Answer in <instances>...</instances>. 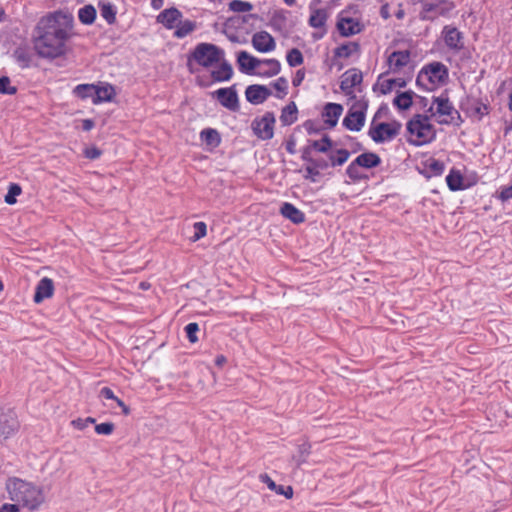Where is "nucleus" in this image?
<instances>
[{
    "label": "nucleus",
    "instance_id": "nucleus-11",
    "mask_svg": "<svg viewBox=\"0 0 512 512\" xmlns=\"http://www.w3.org/2000/svg\"><path fill=\"white\" fill-rule=\"evenodd\" d=\"M19 426L16 414L9 410L0 414V440H5L11 436Z\"/></svg>",
    "mask_w": 512,
    "mask_h": 512
},
{
    "label": "nucleus",
    "instance_id": "nucleus-61",
    "mask_svg": "<svg viewBox=\"0 0 512 512\" xmlns=\"http://www.w3.org/2000/svg\"><path fill=\"white\" fill-rule=\"evenodd\" d=\"M71 425L78 430H83L88 426L87 421H85V419H81V418L73 420L71 422Z\"/></svg>",
    "mask_w": 512,
    "mask_h": 512
},
{
    "label": "nucleus",
    "instance_id": "nucleus-64",
    "mask_svg": "<svg viewBox=\"0 0 512 512\" xmlns=\"http://www.w3.org/2000/svg\"><path fill=\"white\" fill-rule=\"evenodd\" d=\"M295 142L294 140L290 139L287 143H286V150L288 151V153L290 154H294L295 153Z\"/></svg>",
    "mask_w": 512,
    "mask_h": 512
},
{
    "label": "nucleus",
    "instance_id": "nucleus-57",
    "mask_svg": "<svg viewBox=\"0 0 512 512\" xmlns=\"http://www.w3.org/2000/svg\"><path fill=\"white\" fill-rule=\"evenodd\" d=\"M305 78V70L299 69L296 71L295 76L292 79L293 86L297 87L300 86Z\"/></svg>",
    "mask_w": 512,
    "mask_h": 512
},
{
    "label": "nucleus",
    "instance_id": "nucleus-27",
    "mask_svg": "<svg viewBox=\"0 0 512 512\" xmlns=\"http://www.w3.org/2000/svg\"><path fill=\"white\" fill-rule=\"evenodd\" d=\"M355 163L362 168L371 169L380 165L381 158L376 153L365 152L356 157Z\"/></svg>",
    "mask_w": 512,
    "mask_h": 512
},
{
    "label": "nucleus",
    "instance_id": "nucleus-32",
    "mask_svg": "<svg viewBox=\"0 0 512 512\" xmlns=\"http://www.w3.org/2000/svg\"><path fill=\"white\" fill-rule=\"evenodd\" d=\"M359 50H360V46L357 42H348V43L338 46L334 50V55H335V57H338V58H349L353 54L358 53Z\"/></svg>",
    "mask_w": 512,
    "mask_h": 512
},
{
    "label": "nucleus",
    "instance_id": "nucleus-39",
    "mask_svg": "<svg viewBox=\"0 0 512 512\" xmlns=\"http://www.w3.org/2000/svg\"><path fill=\"white\" fill-rule=\"evenodd\" d=\"M78 18L81 23L90 25L95 21L96 10L92 5H86L79 9Z\"/></svg>",
    "mask_w": 512,
    "mask_h": 512
},
{
    "label": "nucleus",
    "instance_id": "nucleus-29",
    "mask_svg": "<svg viewBox=\"0 0 512 512\" xmlns=\"http://www.w3.org/2000/svg\"><path fill=\"white\" fill-rule=\"evenodd\" d=\"M297 117V106L294 102H291L282 109L280 121L283 126H290L297 120Z\"/></svg>",
    "mask_w": 512,
    "mask_h": 512
},
{
    "label": "nucleus",
    "instance_id": "nucleus-49",
    "mask_svg": "<svg viewBox=\"0 0 512 512\" xmlns=\"http://www.w3.org/2000/svg\"><path fill=\"white\" fill-rule=\"evenodd\" d=\"M194 235L192 236V241H198L203 238L207 233V226L204 222H196L193 225Z\"/></svg>",
    "mask_w": 512,
    "mask_h": 512
},
{
    "label": "nucleus",
    "instance_id": "nucleus-2",
    "mask_svg": "<svg viewBox=\"0 0 512 512\" xmlns=\"http://www.w3.org/2000/svg\"><path fill=\"white\" fill-rule=\"evenodd\" d=\"M448 68L441 62H432L421 68L416 83L427 91H432L448 80Z\"/></svg>",
    "mask_w": 512,
    "mask_h": 512
},
{
    "label": "nucleus",
    "instance_id": "nucleus-13",
    "mask_svg": "<svg viewBox=\"0 0 512 512\" xmlns=\"http://www.w3.org/2000/svg\"><path fill=\"white\" fill-rule=\"evenodd\" d=\"M363 80L362 72L352 68L343 73L340 82V88L345 94H351L353 89L360 85Z\"/></svg>",
    "mask_w": 512,
    "mask_h": 512
},
{
    "label": "nucleus",
    "instance_id": "nucleus-50",
    "mask_svg": "<svg viewBox=\"0 0 512 512\" xmlns=\"http://www.w3.org/2000/svg\"><path fill=\"white\" fill-rule=\"evenodd\" d=\"M311 445L308 442H304L298 446L299 457L297 459L298 465H301L306 461V458L310 454Z\"/></svg>",
    "mask_w": 512,
    "mask_h": 512
},
{
    "label": "nucleus",
    "instance_id": "nucleus-52",
    "mask_svg": "<svg viewBox=\"0 0 512 512\" xmlns=\"http://www.w3.org/2000/svg\"><path fill=\"white\" fill-rule=\"evenodd\" d=\"M305 172V179H309L312 182H316L317 177L321 175V171L310 163L306 165Z\"/></svg>",
    "mask_w": 512,
    "mask_h": 512
},
{
    "label": "nucleus",
    "instance_id": "nucleus-54",
    "mask_svg": "<svg viewBox=\"0 0 512 512\" xmlns=\"http://www.w3.org/2000/svg\"><path fill=\"white\" fill-rule=\"evenodd\" d=\"M497 198L502 202L512 200V185L507 186V187H502L500 192L497 195Z\"/></svg>",
    "mask_w": 512,
    "mask_h": 512
},
{
    "label": "nucleus",
    "instance_id": "nucleus-35",
    "mask_svg": "<svg viewBox=\"0 0 512 512\" xmlns=\"http://www.w3.org/2000/svg\"><path fill=\"white\" fill-rule=\"evenodd\" d=\"M95 85L94 84H79L73 89V94L80 99L90 98L95 102Z\"/></svg>",
    "mask_w": 512,
    "mask_h": 512
},
{
    "label": "nucleus",
    "instance_id": "nucleus-9",
    "mask_svg": "<svg viewBox=\"0 0 512 512\" xmlns=\"http://www.w3.org/2000/svg\"><path fill=\"white\" fill-rule=\"evenodd\" d=\"M310 11L311 13L308 20L309 25L313 28L323 29L322 32L313 33L312 35L315 40H319L326 33L325 25L328 19V12L324 8H312L311 6Z\"/></svg>",
    "mask_w": 512,
    "mask_h": 512
},
{
    "label": "nucleus",
    "instance_id": "nucleus-60",
    "mask_svg": "<svg viewBox=\"0 0 512 512\" xmlns=\"http://www.w3.org/2000/svg\"><path fill=\"white\" fill-rule=\"evenodd\" d=\"M101 396L106 399L116 400L117 396H115L114 392L109 387H103L100 391Z\"/></svg>",
    "mask_w": 512,
    "mask_h": 512
},
{
    "label": "nucleus",
    "instance_id": "nucleus-1",
    "mask_svg": "<svg viewBox=\"0 0 512 512\" xmlns=\"http://www.w3.org/2000/svg\"><path fill=\"white\" fill-rule=\"evenodd\" d=\"M38 38L34 49L45 58H56L66 52V42L72 36V15L57 11L43 18L37 24Z\"/></svg>",
    "mask_w": 512,
    "mask_h": 512
},
{
    "label": "nucleus",
    "instance_id": "nucleus-62",
    "mask_svg": "<svg viewBox=\"0 0 512 512\" xmlns=\"http://www.w3.org/2000/svg\"><path fill=\"white\" fill-rule=\"evenodd\" d=\"M15 57L17 58L18 62L23 63V66H28V62L26 58L24 57V53L21 49H17L14 52Z\"/></svg>",
    "mask_w": 512,
    "mask_h": 512
},
{
    "label": "nucleus",
    "instance_id": "nucleus-30",
    "mask_svg": "<svg viewBox=\"0 0 512 512\" xmlns=\"http://www.w3.org/2000/svg\"><path fill=\"white\" fill-rule=\"evenodd\" d=\"M197 28V24L195 21L192 20H182L177 23L176 27L174 28V37L178 39L185 38L189 34H191L195 29Z\"/></svg>",
    "mask_w": 512,
    "mask_h": 512
},
{
    "label": "nucleus",
    "instance_id": "nucleus-36",
    "mask_svg": "<svg viewBox=\"0 0 512 512\" xmlns=\"http://www.w3.org/2000/svg\"><path fill=\"white\" fill-rule=\"evenodd\" d=\"M453 4L450 2L434 3L429 2L424 5L427 12H434L435 15H445L453 9Z\"/></svg>",
    "mask_w": 512,
    "mask_h": 512
},
{
    "label": "nucleus",
    "instance_id": "nucleus-59",
    "mask_svg": "<svg viewBox=\"0 0 512 512\" xmlns=\"http://www.w3.org/2000/svg\"><path fill=\"white\" fill-rule=\"evenodd\" d=\"M18 503L15 504H8L5 503L1 506L0 512H20Z\"/></svg>",
    "mask_w": 512,
    "mask_h": 512
},
{
    "label": "nucleus",
    "instance_id": "nucleus-20",
    "mask_svg": "<svg viewBox=\"0 0 512 512\" xmlns=\"http://www.w3.org/2000/svg\"><path fill=\"white\" fill-rule=\"evenodd\" d=\"M410 56H411V54L408 50L394 51L388 57L389 68L393 72L400 71L403 67H405L409 63Z\"/></svg>",
    "mask_w": 512,
    "mask_h": 512
},
{
    "label": "nucleus",
    "instance_id": "nucleus-41",
    "mask_svg": "<svg viewBox=\"0 0 512 512\" xmlns=\"http://www.w3.org/2000/svg\"><path fill=\"white\" fill-rule=\"evenodd\" d=\"M286 61L289 66L296 67L303 64L304 57L299 49L292 48L287 52Z\"/></svg>",
    "mask_w": 512,
    "mask_h": 512
},
{
    "label": "nucleus",
    "instance_id": "nucleus-51",
    "mask_svg": "<svg viewBox=\"0 0 512 512\" xmlns=\"http://www.w3.org/2000/svg\"><path fill=\"white\" fill-rule=\"evenodd\" d=\"M114 429L115 425L112 422L100 423L95 426V432L100 435H110Z\"/></svg>",
    "mask_w": 512,
    "mask_h": 512
},
{
    "label": "nucleus",
    "instance_id": "nucleus-47",
    "mask_svg": "<svg viewBox=\"0 0 512 512\" xmlns=\"http://www.w3.org/2000/svg\"><path fill=\"white\" fill-rule=\"evenodd\" d=\"M0 93L7 95L16 93V88L11 86L10 78L7 76L0 77Z\"/></svg>",
    "mask_w": 512,
    "mask_h": 512
},
{
    "label": "nucleus",
    "instance_id": "nucleus-43",
    "mask_svg": "<svg viewBox=\"0 0 512 512\" xmlns=\"http://www.w3.org/2000/svg\"><path fill=\"white\" fill-rule=\"evenodd\" d=\"M393 102L399 109L406 110L412 105V96L408 92H403L397 95Z\"/></svg>",
    "mask_w": 512,
    "mask_h": 512
},
{
    "label": "nucleus",
    "instance_id": "nucleus-14",
    "mask_svg": "<svg viewBox=\"0 0 512 512\" xmlns=\"http://www.w3.org/2000/svg\"><path fill=\"white\" fill-rule=\"evenodd\" d=\"M182 16V12L179 9L171 7L161 11L157 15L156 21L167 29H174L180 19H182Z\"/></svg>",
    "mask_w": 512,
    "mask_h": 512
},
{
    "label": "nucleus",
    "instance_id": "nucleus-28",
    "mask_svg": "<svg viewBox=\"0 0 512 512\" xmlns=\"http://www.w3.org/2000/svg\"><path fill=\"white\" fill-rule=\"evenodd\" d=\"M95 102L94 104L111 101L113 96L115 95V91L112 85L102 84L95 85Z\"/></svg>",
    "mask_w": 512,
    "mask_h": 512
},
{
    "label": "nucleus",
    "instance_id": "nucleus-23",
    "mask_svg": "<svg viewBox=\"0 0 512 512\" xmlns=\"http://www.w3.org/2000/svg\"><path fill=\"white\" fill-rule=\"evenodd\" d=\"M281 70V64L277 59H264L255 74L262 77H273Z\"/></svg>",
    "mask_w": 512,
    "mask_h": 512
},
{
    "label": "nucleus",
    "instance_id": "nucleus-42",
    "mask_svg": "<svg viewBox=\"0 0 512 512\" xmlns=\"http://www.w3.org/2000/svg\"><path fill=\"white\" fill-rule=\"evenodd\" d=\"M101 16L107 21L108 24H113L116 21V10L110 3H104L100 7Z\"/></svg>",
    "mask_w": 512,
    "mask_h": 512
},
{
    "label": "nucleus",
    "instance_id": "nucleus-53",
    "mask_svg": "<svg viewBox=\"0 0 512 512\" xmlns=\"http://www.w3.org/2000/svg\"><path fill=\"white\" fill-rule=\"evenodd\" d=\"M84 153V156L90 160H95V159H98L101 154H102V151L97 148L96 146H91V147H86L83 151Z\"/></svg>",
    "mask_w": 512,
    "mask_h": 512
},
{
    "label": "nucleus",
    "instance_id": "nucleus-24",
    "mask_svg": "<svg viewBox=\"0 0 512 512\" xmlns=\"http://www.w3.org/2000/svg\"><path fill=\"white\" fill-rule=\"evenodd\" d=\"M313 150V147L311 146V141L309 142V145L304 148L302 153V159L306 161L307 163L312 164L316 168H318L320 171H323L330 167L329 162L327 158L323 156L319 157H312L311 151Z\"/></svg>",
    "mask_w": 512,
    "mask_h": 512
},
{
    "label": "nucleus",
    "instance_id": "nucleus-44",
    "mask_svg": "<svg viewBox=\"0 0 512 512\" xmlns=\"http://www.w3.org/2000/svg\"><path fill=\"white\" fill-rule=\"evenodd\" d=\"M22 192L21 186L17 183H10L8 192L5 195V202L9 205L16 203V197Z\"/></svg>",
    "mask_w": 512,
    "mask_h": 512
},
{
    "label": "nucleus",
    "instance_id": "nucleus-45",
    "mask_svg": "<svg viewBox=\"0 0 512 512\" xmlns=\"http://www.w3.org/2000/svg\"><path fill=\"white\" fill-rule=\"evenodd\" d=\"M229 9L233 12H249L253 9V5L250 2L242 0H232L229 3Z\"/></svg>",
    "mask_w": 512,
    "mask_h": 512
},
{
    "label": "nucleus",
    "instance_id": "nucleus-26",
    "mask_svg": "<svg viewBox=\"0 0 512 512\" xmlns=\"http://www.w3.org/2000/svg\"><path fill=\"white\" fill-rule=\"evenodd\" d=\"M259 479L261 482L265 483L267 487L276 492L279 495L285 496V498L290 499L293 496V489L291 486H282L277 485L267 474H260Z\"/></svg>",
    "mask_w": 512,
    "mask_h": 512
},
{
    "label": "nucleus",
    "instance_id": "nucleus-18",
    "mask_svg": "<svg viewBox=\"0 0 512 512\" xmlns=\"http://www.w3.org/2000/svg\"><path fill=\"white\" fill-rule=\"evenodd\" d=\"M337 28L342 36L348 37L361 32L362 25L354 18L340 17L337 22Z\"/></svg>",
    "mask_w": 512,
    "mask_h": 512
},
{
    "label": "nucleus",
    "instance_id": "nucleus-55",
    "mask_svg": "<svg viewBox=\"0 0 512 512\" xmlns=\"http://www.w3.org/2000/svg\"><path fill=\"white\" fill-rule=\"evenodd\" d=\"M430 170L434 175H441L444 172V163L438 160H431L429 165Z\"/></svg>",
    "mask_w": 512,
    "mask_h": 512
},
{
    "label": "nucleus",
    "instance_id": "nucleus-63",
    "mask_svg": "<svg viewBox=\"0 0 512 512\" xmlns=\"http://www.w3.org/2000/svg\"><path fill=\"white\" fill-rule=\"evenodd\" d=\"M476 113L479 115V117H482L483 115L488 113V107L484 104H480L476 108Z\"/></svg>",
    "mask_w": 512,
    "mask_h": 512
},
{
    "label": "nucleus",
    "instance_id": "nucleus-12",
    "mask_svg": "<svg viewBox=\"0 0 512 512\" xmlns=\"http://www.w3.org/2000/svg\"><path fill=\"white\" fill-rule=\"evenodd\" d=\"M237 64L242 73L255 74L258 67L262 65V60L252 56L247 51H240L237 54Z\"/></svg>",
    "mask_w": 512,
    "mask_h": 512
},
{
    "label": "nucleus",
    "instance_id": "nucleus-58",
    "mask_svg": "<svg viewBox=\"0 0 512 512\" xmlns=\"http://www.w3.org/2000/svg\"><path fill=\"white\" fill-rule=\"evenodd\" d=\"M396 81L394 79H387V80H384L382 83H381V91L383 93H387V92H390L394 85H395Z\"/></svg>",
    "mask_w": 512,
    "mask_h": 512
},
{
    "label": "nucleus",
    "instance_id": "nucleus-21",
    "mask_svg": "<svg viewBox=\"0 0 512 512\" xmlns=\"http://www.w3.org/2000/svg\"><path fill=\"white\" fill-rule=\"evenodd\" d=\"M217 98L219 102L231 110H235L238 106V96L233 88H221L217 90Z\"/></svg>",
    "mask_w": 512,
    "mask_h": 512
},
{
    "label": "nucleus",
    "instance_id": "nucleus-31",
    "mask_svg": "<svg viewBox=\"0 0 512 512\" xmlns=\"http://www.w3.org/2000/svg\"><path fill=\"white\" fill-rule=\"evenodd\" d=\"M200 138L208 150L216 148L221 141L218 130H202Z\"/></svg>",
    "mask_w": 512,
    "mask_h": 512
},
{
    "label": "nucleus",
    "instance_id": "nucleus-40",
    "mask_svg": "<svg viewBox=\"0 0 512 512\" xmlns=\"http://www.w3.org/2000/svg\"><path fill=\"white\" fill-rule=\"evenodd\" d=\"M360 168L362 167L355 163V159L348 165L346 174L352 181L357 182L367 178V176L361 172Z\"/></svg>",
    "mask_w": 512,
    "mask_h": 512
},
{
    "label": "nucleus",
    "instance_id": "nucleus-37",
    "mask_svg": "<svg viewBox=\"0 0 512 512\" xmlns=\"http://www.w3.org/2000/svg\"><path fill=\"white\" fill-rule=\"evenodd\" d=\"M431 114H416L414 115L406 125V128H432V125L429 123Z\"/></svg>",
    "mask_w": 512,
    "mask_h": 512
},
{
    "label": "nucleus",
    "instance_id": "nucleus-10",
    "mask_svg": "<svg viewBox=\"0 0 512 512\" xmlns=\"http://www.w3.org/2000/svg\"><path fill=\"white\" fill-rule=\"evenodd\" d=\"M445 45L455 52L464 48L463 34L452 26H445L442 31Z\"/></svg>",
    "mask_w": 512,
    "mask_h": 512
},
{
    "label": "nucleus",
    "instance_id": "nucleus-34",
    "mask_svg": "<svg viewBox=\"0 0 512 512\" xmlns=\"http://www.w3.org/2000/svg\"><path fill=\"white\" fill-rule=\"evenodd\" d=\"M446 182L451 191H459L465 188L463 184V176L459 171L451 170L446 176Z\"/></svg>",
    "mask_w": 512,
    "mask_h": 512
},
{
    "label": "nucleus",
    "instance_id": "nucleus-19",
    "mask_svg": "<svg viewBox=\"0 0 512 512\" xmlns=\"http://www.w3.org/2000/svg\"><path fill=\"white\" fill-rule=\"evenodd\" d=\"M342 112V105L337 103H327L322 112L323 121L327 125L334 127L337 125Z\"/></svg>",
    "mask_w": 512,
    "mask_h": 512
},
{
    "label": "nucleus",
    "instance_id": "nucleus-17",
    "mask_svg": "<svg viewBox=\"0 0 512 512\" xmlns=\"http://www.w3.org/2000/svg\"><path fill=\"white\" fill-rule=\"evenodd\" d=\"M245 95L248 102L260 104L271 95V91L263 85H250L246 88Z\"/></svg>",
    "mask_w": 512,
    "mask_h": 512
},
{
    "label": "nucleus",
    "instance_id": "nucleus-5",
    "mask_svg": "<svg viewBox=\"0 0 512 512\" xmlns=\"http://www.w3.org/2000/svg\"><path fill=\"white\" fill-rule=\"evenodd\" d=\"M6 488L12 501L32 510V485L21 479H9Z\"/></svg>",
    "mask_w": 512,
    "mask_h": 512
},
{
    "label": "nucleus",
    "instance_id": "nucleus-7",
    "mask_svg": "<svg viewBox=\"0 0 512 512\" xmlns=\"http://www.w3.org/2000/svg\"><path fill=\"white\" fill-rule=\"evenodd\" d=\"M366 104L363 102L354 103L343 119L344 128H361L365 124Z\"/></svg>",
    "mask_w": 512,
    "mask_h": 512
},
{
    "label": "nucleus",
    "instance_id": "nucleus-3",
    "mask_svg": "<svg viewBox=\"0 0 512 512\" xmlns=\"http://www.w3.org/2000/svg\"><path fill=\"white\" fill-rule=\"evenodd\" d=\"M429 112L431 117L439 124L456 126L460 124L461 117L459 112L446 97L434 98V103L430 106Z\"/></svg>",
    "mask_w": 512,
    "mask_h": 512
},
{
    "label": "nucleus",
    "instance_id": "nucleus-16",
    "mask_svg": "<svg viewBox=\"0 0 512 512\" xmlns=\"http://www.w3.org/2000/svg\"><path fill=\"white\" fill-rule=\"evenodd\" d=\"M436 130H407L405 138L414 146H421L434 140Z\"/></svg>",
    "mask_w": 512,
    "mask_h": 512
},
{
    "label": "nucleus",
    "instance_id": "nucleus-33",
    "mask_svg": "<svg viewBox=\"0 0 512 512\" xmlns=\"http://www.w3.org/2000/svg\"><path fill=\"white\" fill-rule=\"evenodd\" d=\"M368 134L376 143H383L393 140L398 130H368Z\"/></svg>",
    "mask_w": 512,
    "mask_h": 512
},
{
    "label": "nucleus",
    "instance_id": "nucleus-8",
    "mask_svg": "<svg viewBox=\"0 0 512 512\" xmlns=\"http://www.w3.org/2000/svg\"><path fill=\"white\" fill-rule=\"evenodd\" d=\"M252 47L260 53H270L276 49L274 37L267 31H258L252 35Z\"/></svg>",
    "mask_w": 512,
    "mask_h": 512
},
{
    "label": "nucleus",
    "instance_id": "nucleus-46",
    "mask_svg": "<svg viewBox=\"0 0 512 512\" xmlns=\"http://www.w3.org/2000/svg\"><path fill=\"white\" fill-rule=\"evenodd\" d=\"M273 88L277 91L276 96L282 98L287 94L288 81L284 77L278 78L273 84Z\"/></svg>",
    "mask_w": 512,
    "mask_h": 512
},
{
    "label": "nucleus",
    "instance_id": "nucleus-56",
    "mask_svg": "<svg viewBox=\"0 0 512 512\" xmlns=\"http://www.w3.org/2000/svg\"><path fill=\"white\" fill-rule=\"evenodd\" d=\"M253 133L261 140H269L273 138L274 130H253Z\"/></svg>",
    "mask_w": 512,
    "mask_h": 512
},
{
    "label": "nucleus",
    "instance_id": "nucleus-4",
    "mask_svg": "<svg viewBox=\"0 0 512 512\" xmlns=\"http://www.w3.org/2000/svg\"><path fill=\"white\" fill-rule=\"evenodd\" d=\"M311 146L314 151L326 154L330 167L343 165L350 156L348 150L336 148L333 141L326 135L320 140L311 141Z\"/></svg>",
    "mask_w": 512,
    "mask_h": 512
},
{
    "label": "nucleus",
    "instance_id": "nucleus-25",
    "mask_svg": "<svg viewBox=\"0 0 512 512\" xmlns=\"http://www.w3.org/2000/svg\"><path fill=\"white\" fill-rule=\"evenodd\" d=\"M218 67L212 70L211 76L216 82H224L231 79L233 75V69L231 64L227 61H220Z\"/></svg>",
    "mask_w": 512,
    "mask_h": 512
},
{
    "label": "nucleus",
    "instance_id": "nucleus-48",
    "mask_svg": "<svg viewBox=\"0 0 512 512\" xmlns=\"http://www.w3.org/2000/svg\"><path fill=\"white\" fill-rule=\"evenodd\" d=\"M199 331V325L195 322H191L185 326V332L188 340L191 343H196L198 341L197 332Z\"/></svg>",
    "mask_w": 512,
    "mask_h": 512
},
{
    "label": "nucleus",
    "instance_id": "nucleus-15",
    "mask_svg": "<svg viewBox=\"0 0 512 512\" xmlns=\"http://www.w3.org/2000/svg\"><path fill=\"white\" fill-rule=\"evenodd\" d=\"M55 286L52 279L43 277L36 286L34 293V303H41L46 299H50L54 295Z\"/></svg>",
    "mask_w": 512,
    "mask_h": 512
},
{
    "label": "nucleus",
    "instance_id": "nucleus-22",
    "mask_svg": "<svg viewBox=\"0 0 512 512\" xmlns=\"http://www.w3.org/2000/svg\"><path fill=\"white\" fill-rule=\"evenodd\" d=\"M281 215L294 224H301L305 221V214L293 204L285 202L280 208Z\"/></svg>",
    "mask_w": 512,
    "mask_h": 512
},
{
    "label": "nucleus",
    "instance_id": "nucleus-38",
    "mask_svg": "<svg viewBox=\"0 0 512 512\" xmlns=\"http://www.w3.org/2000/svg\"><path fill=\"white\" fill-rule=\"evenodd\" d=\"M275 121L274 114L272 112H266L253 120L252 128H273Z\"/></svg>",
    "mask_w": 512,
    "mask_h": 512
},
{
    "label": "nucleus",
    "instance_id": "nucleus-6",
    "mask_svg": "<svg viewBox=\"0 0 512 512\" xmlns=\"http://www.w3.org/2000/svg\"><path fill=\"white\" fill-rule=\"evenodd\" d=\"M223 50L214 44L200 43L198 44L193 53V60L199 65L209 68L219 63L223 58Z\"/></svg>",
    "mask_w": 512,
    "mask_h": 512
}]
</instances>
